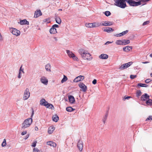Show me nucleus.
Segmentation results:
<instances>
[{
	"label": "nucleus",
	"instance_id": "obj_1",
	"mask_svg": "<svg viewBox=\"0 0 152 152\" xmlns=\"http://www.w3.org/2000/svg\"><path fill=\"white\" fill-rule=\"evenodd\" d=\"M115 2L114 5L121 8H124L127 7L124 0H113Z\"/></svg>",
	"mask_w": 152,
	"mask_h": 152
},
{
	"label": "nucleus",
	"instance_id": "obj_2",
	"mask_svg": "<svg viewBox=\"0 0 152 152\" xmlns=\"http://www.w3.org/2000/svg\"><path fill=\"white\" fill-rule=\"evenodd\" d=\"M32 122L31 118H29L26 119L22 123V129H25L29 127Z\"/></svg>",
	"mask_w": 152,
	"mask_h": 152
},
{
	"label": "nucleus",
	"instance_id": "obj_3",
	"mask_svg": "<svg viewBox=\"0 0 152 152\" xmlns=\"http://www.w3.org/2000/svg\"><path fill=\"white\" fill-rule=\"evenodd\" d=\"M10 31L12 34L16 36H18L20 34V31L17 30L14 28H11L10 29Z\"/></svg>",
	"mask_w": 152,
	"mask_h": 152
},
{
	"label": "nucleus",
	"instance_id": "obj_4",
	"mask_svg": "<svg viewBox=\"0 0 152 152\" xmlns=\"http://www.w3.org/2000/svg\"><path fill=\"white\" fill-rule=\"evenodd\" d=\"M85 52V50L83 49H80L79 50V53L83 59H85L86 58L85 56V55H86V56L87 55H89V53H86Z\"/></svg>",
	"mask_w": 152,
	"mask_h": 152
},
{
	"label": "nucleus",
	"instance_id": "obj_5",
	"mask_svg": "<svg viewBox=\"0 0 152 152\" xmlns=\"http://www.w3.org/2000/svg\"><path fill=\"white\" fill-rule=\"evenodd\" d=\"M30 93L28 88H26L24 91L23 99L24 100L27 99L30 96Z\"/></svg>",
	"mask_w": 152,
	"mask_h": 152
},
{
	"label": "nucleus",
	"instance_id": "obj_6",
	"mask_svg": "<svg viewBox=\"0 0 152 152\" xmlns=\"http://www.w3.org/2000/svg\"><path fill=\"white\" fill-rule=\"evenodd\" d=\"M79 86L81 88V91L84 92H86L87 90V86L83 83H80L79 84Z\"/></svg>",
	"mask_w": 152,
	"mask_h": 152
},
{
	"label": "nucleus",
	"instance_id": "obj_7",
	"mask_svg": "<svg viewBox=\"0 0 152 152\" xmlns=\"http://www.w3.org/2000/svg\"><path fill=\"white\" fill-rule=\"evenodd\" d=\"M84 78V77L83 76L80 75L76 77L74 80V82H77L83 80Z\"/></svg>",
	"mask_w": 152,
	"mask_h": 152
},
{
	"label": "nucleus",
	"instance_id": "obj_8",
	"mask_svg": "<svg viewBox=\"0 0 152 152\" xmlns=\"http://www.w3.org/2000/svg\"><path fill=\"white\" fill-rule=\"evenodd\" d=\"M149 97L147 94L145 93L141 96L140 99L141 101H146L147 99H149Z\"/></svg>",
	"mask_w": 152,
	"mask_h": 152
},
{
	"label": "nucleus",
	"instance_id": "obj_9",
	"mask_svg": "<svg viewBox=\"0 0 152 152\" xmlns=\"http://www.w3.org/2000/svg\"><path fill=\"white\" fill-rule=\"evenodd\" d=\"M77 146L80 151L82 150L83 147V143L80 140H79L78 141Z\"/></svg>",
	"mask_w": 152,
	"mask_h": 152
},
{
	"label": "nucleus",
	"instance_id": "obj_10",
	"mask_svg": "<svg viewBox=\"0 0 152 152\" xmlns=\"http://www.w3.org/2000/svg\"><path fill=\"white\" fill-rule=\"evenodd\" d=\"M113 24L112 22L110 21H103L100 23L101 25L104 26H110L112 25Z\"/></svg>",
	"mask_w": 152,
	"mask_h": 152
},
{
	"label": "nucleus",
	"instance_id": "obj_11",
	"mask_svg": "<svg viewBox=\"0 0 152 152\" xmlns=\"http://www.w3.org/2000/svg\"><path fill=\"white\" fill-rule=\"evenodd\" d=\"M69 102L71 104H73L75 102V99L73 96L69 95L68 96Z\"/></svg>",
	"mask_w": 152,
	"mask_h": 152
},
{
	"label": "nucleus",
	"instance_id": "obj_12",
	"mask_svg": "<svg viewBox=\"0 0 152 152\" xmlns=\"http://www.w3.org/2000/svg\"><path fill=\"white\" fill-rule=\"evenodd\" d=\"M42 15V13L40 10L36 11L34 13V17L37 18Z\"/></svg>",
	"mask_w": 152,
	"mask_h": 152
},
{
	"label": "nucleus",
	"instance_id": "obj_13",
	"mask_svg": "<svg viewBox=\"0 0 152 152\" xmlns=\"http://www.w3.org/2000/svg\"><path fill=\"white\" fill-rule=\"evenodd\" d=\"M40 81L41 83L45 85H47L48 83V80L46 79L45 77H43L41 78Z\"/></svg>",
	"mask_w": 152,
	"mask_h": 152
},
{
	"label": "nucleus",
	"instance_id": "obj_14",
	"mask_svg": "<svg viewBox=\"0 0 152 152\" xmlns=\"http://www.w3.org/2000/svg\"><path fill=\"white\" fill-rule=\"evenodd\" d=\"M132 46H127L124 47L123 48V50L124 51L126 52H128L130 50H132Z\"/></svg>",
	"mask_w": 152,
	"mask_h": 152
},
{
	"label": "nucleus",
	"instance_id": "obj_15",
	"mask_svg": "<svg viewBox=\"0 0 152 152\" xmlns=\"http://www.w3.org/2000/svg\"><path fill=\"white\" fill-rule=\"evenodd\" d=\"M19 23L21 25H28L29 22L26 19H23L20 20Z\"/></svg>",
	"mask_w": 152,
	"mask_h": 152
},
{
	"label": "nucleus",
	"instance_id": "obj_16",
	"mask_svg": "<svg viewBox=\"0 0 152 152\" xmlns=\"http://www.w3.org/2000/svg\"><path fill=\"white\" fill-rule=\"evenodd\" d=\"M108 57V56L106 54H102L99 56V58L102 59H107Z\"/></svg>",
	"mask_w": 152,
	"mask_h": 152
},
{
	"label": "nucleus",
	"instance_id": "obj_17",
	"mask_svg": "<svg viewBox=\"0 0 152 152\" xmlns=\"http://www.w3.org/2000/svg\"><path fill=\"white\" fill-rule=\"evenodd\" d=\"M109 110V109H108L107 110V111L105 116L103 117V118L102 119V121L104 124H105V121L107 119V118L108 115Z\"/></svg>",
	"mask_w": 152,
	"mask_h": 152
},
{
	"label": "nucleus",
	"instance_id": "obj_18",
	"mask_svg": "<svg viewBox=\"0 0 152 152\" xmlns=\"http://www.w3.org/2000/svg\"><path fill=\"white\" fill-rule=\"evenodd\" d=\"M47 144L50 146H53V147H55L56 146V143L52 141L47 142Z\"/></svg>",
	"mask_w": 152,
	"mask_h": 152
},
{
	"label": "nucleus",
	"instance_id": "obj_19",
	"mask_svg": "<svg viewBox=\"0 0 152 152\" xmlns=\"http://www.w3.org/2000/svg\"><path fill=\"white\" fill-rule=\"evenodd\" d=\"M49 31L50 34H54L57 33L56 29V28H54L53 27L50 29Z\"/></svg>",
	"mask_w": 152,
	"mask_h": 152
},
{
	"label": "nucleus",
	"instance_id": "obj_20",
	"mask_svg": "<svg viewBox=\"0 0 152 152\" xmlns=\"http://www.w3.org/2000/svg\"><path fill=\"white\" fill-rule=\"evenodd\" d=\"M114 31V29L110 27H107L106 29L104 30V31H105L108 33L112 32Z\"/></svg>",
	"mask_w": 152,
	"mask_h": 152
},
{
	"label": "nucleus",
	"instance_id": "obj_21",
	"mask_svg": "<svg viewBox=\"0 0 152 152\" xmlns=\"http://www.w3.org/2000/svg\"><path fill=\"white\" fill-rule=\"evenodd\" d=\"M53 120L55 122H57L58 120L59 117L57 114H55L52 117Z\"/></svg>",
	"mask_w": 152,
	"mask_h": 152
},
{
	"label": "nucleus",
	"instance_id": "obj_22",
	"mask_svg": "<svg viewBox=\"0 0 152 152\" xmlns=\"http://www.w3.org/2000/svg\"><path fill=\"white\" fill-rule=\"evenodd\" d=\"M55 19L56 20V22L57 23L59 24L61 23V20L59 17L57 16H56L55 17Z\"/></svg>",
	"mask_w": 152,
	"mask_h": 152
},
{
	"label": "nucleus",
	"instance_id": "obj_23",
	"mask_svg": "<svg viewBox=\"0 0 152 152\" xmlns=\"http://www.w3.org/2000/svg\"><path fill=\"white\" fill-rule=\"evenodd\" d=\"M55 128L53 126H50L48 129V132L49 134H51L53 133L54 130Z\"/></svg>",
	"mask_w": 152,
	"mask_h": 152
},
{
	"label": "nucleus",
	"instance_id": "obj_24",
	"mask_svg": "<svg viewBox=\"0 0 152 152\" xmlns=\"http://www.w3.org/2000/svg\"><path fill=\"white\" fill-rule=\"evenodd\" d=\"M47 108H48L50 107V106H52V108H51V109L53 110L54 109V107L53 106V104L48 103L46 101V103L44 105Z\"/></svg>",
	"mask_w": 152,
	"mask_h": 152
},
{
	"label": "nucleus",
	"instance_id": "obj_25",
	"mask_svg": "<svg viewBox=\"0 0 152 152\" xmlns=\"http://www.w3.org/2000/svg\"><path fill=\"white\" fill-rule=\"evenodd\" d=\"M122 42L123 45H125L129 44L130 42V41L128 39H123Z\"/></svg>",
	"mask_w": 152,
	"mask_h": 152
},
{
	"label": "nucleus",
	"instance_id": "obj_26",
	"mask_svg": "<svg viewBox=\"0 0 152 152\" xmlns=\"http://www.w3.org/2000/svg\"><path fill=\"white\" fill-rule=\"evenodd\" d=\"M148 86V85L147 84L142 83H139L137 85V86L139 88H140L139 87H147Z\"/></svg>",
	"mask_w": 152,
	"mask_h": 152
},
{
	"label": "nucleus",
	"instance_id": "obj_27",
	"mask_svg": "<svg viewBox=\"0 0 152 152\" xmlns=\"http://www.w3.org/2000/svg\"><path fill=\"white\" fill-rule=\"evenodd\" d=\"M50 68V65L49 64H47L45 66V69L48 71H51Z\"/></svg>",
	"mask_w": 152,
	"mask_h": 152
},
{
	"label": "nucleus",
	"instance_id": "obj_28",
	"mask_svg": "<svg viewBox=\"0 0 152 152\" xmlns=\"http://www.w3.org/2000/svg\"><path fill=\"white\" fill-rule=\"evenodd\" d=\"M128 67V66H127V65L126 64H124L121 65L119 67V69H120L123 70L125 69H126Z\"/></svg>",
	"mask_w": 152,
	"mask_h": 152
},
{
	"label": "nucleus",
	"instance_id": "obj_29",
	"mask_svg": "<svg viewBox=\"0 0 152 152\" xmlns=\"http://www.w3.org/2000/svg\"><path fill=\"white\" fill-rule=\"evenodd\" d=\"M146 104L149 105H152V100L149 98L145 102Z\"/></svg>",
	"mask_w": 152,
	"mask_h": 152
},
{
	"label": "nucleus",
	"instance_id": "obj_30",
	"mask_svg": "<svg viewBox=\"0 0 152 152\" xmlns=\"http://www.w3.org/2000/svg\"><path fill=\"white\" fill-rule=\"evenodd\" d=\"M66 53L68 54V56L70 57H72L73 55H74V54L72 52L70 51V50H66Z\"/></svg>",
	"mask_w": 152,
	"mask_h": 152
},
{
	"label": "nucleus",
	"instance_id": "obj_31",
	"mask_svg": "<svg viewBox=\"0 0 152 152\" xmlns=\"http://www.w3.org/2000/svg\"><path fill=\"white\" fill-rule=\"evenodd\" d=\"M75 109H73L72 107H67L66 108V110L69 112H71L73 110H75Z\"/></svg>",
	"mask_w": 152,
	"mask_h": 152
},
{
	"label": "nucleus",
	"instance_id": "obj_32",
	"mask_svg": "<svg viewBox=\"0 0 152 152\" xmlns=\"http://www.w3.org/2000/svg\"><path fill=\"white\" fill-rule=\"evenodd\" d=\"M115 43L118 45H123L122 40H116L115 42Z\"/></svg>",
	"mask_w": 152,
	"mask_h": 152
},
{
	"label": "nucleus",
	"instance_id": "obj_33",
	"mask_svg": "<svg viewBox=\"0 0 152 152\" xmlns=\"http://www.w3.org/2000/svg\"><path fill=\"white\" fill-rule=\"evenodd\" d=\"M46 101L44 99H42L40 101V104L44 106Z\"/></svg>",
	"mask_w": 152,
	"mask_h": 152
},
{
	"label": "nucleus",
	"instance_id": "obj_34",
	"mask_svg": "<svg viewBox=\"0 0 152 152\" xmlns=\"http://www.w3.org/2000/svg\"><path fill=\"white\" fill-rule=\"evenodd\" d=\"M142 94V92L140 90H137L136 93V96L137 97H139Z\"/></svg>",
	"mask_w": 152,
	"mask_h": 152
},
{
	"label": "nucleus",
	"instance_id": "obj_35",
	"mask_svg": "<svg viewBox=\"0 0 152 152\" xmlns=\"http://www.w3.org/2000/svg\"><path fill=\"white\" fill-rule=\"evenodd\" d=\"M22 65L21 66H20V68L19 70V73H18V77L19 78H20L21 77V68H22Z\"/></svg>",
	"mask_w": 152,
	"mask_h": 152
},
{
	"label": "nucleus",
	"instance_id": "obj_36",
	"mask_svg": "<svg viewBox=\"0 0 152 152\" xmlns=\"http://www.w3.org/2000/svg\"><path fill=\"white\" fill-rule=\"evenodd\" d=\"M67 80V78L66 76L65 75H64V77L62 79L61 82V83H63L64 82H66Z\"/></svg>",
	"mask_w": 152,
	"mask_h": 152
},
{
	"label": "nucleus",
	"instance_id": "obj_37",
	"mask_svg": "<svg viewBox=\"0 0 152 152\" xmlns=\"http://www.w3.org/2000/svg\"><path fill=\"white\" fill-rule=\"evenodd\" d=\"M142 1H141L139 0L138 1H135L134 2V3H135V6H138L139 5H140L141 4V2H142Z\"/></svg>",
	"mask_w": 152,
	"mask_h": 152
},
{
	"label": "nucleus",
	"instance_id": "obj_38",
	"mask_svg": "<svg viewBox=\"0 0 152 152\" xmlns=\"http://www.w3.org/2000/svg\"><path fill=\"white\" fill-rule=\"evenodd\" d=\"M86 27L88 28H92L93 27V24L92 23H86Z\"/></svg>",
	"mask_w": 152,
	"mask_h": 152
},
{
	"label": "nucleus",
	"instance_id": "obj_39",
	"mask_svg": "<svg viewBox=\"0 0 152 152\" xmlns=\"http://www.w3.org/2000/svg\"><path fill=\"white\" fill-rule=\"evenodd\" d=\"M92 24H93V27H98L100 26V25H101L100 24H99L95 23H92Z\"/></svg>",
	"mask_w": 152,
	"mask_h": 152
},
{
	"label": "nucleus",
	"instance_id": "obj_40",
	"mask_svg": "<svg viewBox=\"0 0 152 152\" xmlns=\"http://www.w3.org/2000/svg\"><path fill=\"white\" fill-rule=\"evenodd\" d=\"M134 2H135V1H133V0H132V1H131L130 2V3L129 4V5L130 6H133V7L135 6V5H134L135 3H134Z\"/></svg>",
	"mask_w": 152,
	"mask_h": 152
},
{
	"label": "nucleus",
	"instance_id": "obj_41",
	"mask_svg": "<svg viewBox=\"0 0 152 152\" xmlns=\"http://www.w3.org/2000/svg\"><path fill=\"white\" fill-rule=\"evenodd\" d=\"M104 14L105 15L107 16H110L111 14L110 12V11H105L104 12Z\"/></svg>",
	"mask_w": 152,
	"mask_h": 152
},
{
	"label": "nucleus",
	"instance_id": "obj_42",
	"mask_svg": "<svg viewBox=\"0 0 152 152\" xmlns=\"http://www.w3.org/2000/svg\"><path fill=\"white\" fill-rule=\"evenodd\" d=\"M6 145V140L5 139H4L3 141L1 144V146L4 147Z\"/></svg>",
	"mask_w": 152,
	"mask_h": 152
},
{
	"label": "nucleus",
	"instance_id": "obj_43",
	"mask_svg": "<svg viewBox=\"0 0 152 152\" xmlns=\"http://www.w3.org/2000/svg\"><path fill=\"white\" fill-rule=\"evenodd\" d=\"M72 58L73 60H74L76 61H78V58L74 55V54L73 55Z\"/></svg>",
	"mask_w": 152,
	"mask_h": 152
},
{
	"label": "nucleus",
	"instance_id": "obj_44",
	"mask_svg": "<svg viewBox=\"0 0 152 152\" xmlns=\"http://www.w3.org/2000/svg\"><path fill=\"white\" fill-rule=\"evenodd\" d=\"M37 143V141L36 140L34 141V142L32 143V144L31 145V146L33 147H35L36 145V144Z\"/></svg>",
	"mask_w": 152,
	"mask_h": 152
},
{
	"label": "nucleus",
	"instance_id": "obj_45",
	"mask_svg": "<svg viewBox=\"0 0 152 152\" xmlns=\"http://www.w3.org/2000/svg\"><path fill=\"white\" fill-rule=\"evenodd\" d=\"M152 120V116H149L145 120L146 121H148V120Z\"/></svg>",
	"mask_w": 152,
	"mask_h": 152
},
{
	"label": "nucleus",
	"instance_id": "obj_46",
	"mask_svg": "<svg viewBox=\"0 0 152 152\" xmlns=\"http://www.w3.org/2000/svg\"><path fill=\"white\" fill-rule=\"evenodd\" d=\"M152 81V80L150 79H147L145 80V82L146 83H148Z\"/></svg>",
	"mask_w": 152,
	"mask_h": 152
},
{
	"label": "nucleus",
	"instance_id": "obj_47",
	"mask_svg": "<svg viewBox=\"0 0 152 152\" xmlns=\"http://www.w3.org/2000/svg\"><path fill=\"white\" fill-rule=\"evenodd\" d=\"M128 31H129L128 30H126L121 32L123 36L125 35L128 32Z\"/></svg>",
	"mask_w": 152,
	"mask_h": 152
},
{
	"label": "nucleus",
	"instance_id": "obj_48",
	"mask_svg": "<svg viewBox=\"0 0 152 152\" xmlns=\"http://www.w3.org/2000/svg\"><path fill=\"white\" fill-rule=\"evenodd\" d=\"M137 77L136 75H130V78L132 79H133Z\"/></svg>",
	"mask_w": 152,
	"mask_h": 152
},
{
	"label": "nucleus",
	"instance_id": "obj_49",
	"mask_svg": "<svg viewBox=\"0 0 152 152\" xmlns=\"http://www.w3.org/2000/svg\"><path fill=\"white\" fill-rule=\"evenodd\" d=\"M132 97L130 96H124V98L123 99V100H125L126 99H129L130 98H131Z\"/></svg>",
	"mask_w": 152,
	"mask_h": 152
},
{
	"label": "nucleus",
	"instance_id": "obj_50",
	"mask_svg": "<svg viewBox=\"0 0 152 152\" xmlns=\"http://www.w3.org/2000/svg\"><path fill=\"white\" fill-rule=\"evenodd\" d=\"M114 36H116L117 37H120L123 36V35L122 34V33H121L119 34H116Z\"/></svg>",
	"mask_w": 152,
	"mask_h": 152
},
{
	"label": "nucleus",
	"instance_id": "obj_51",
	"mask_svg": "<svg viewBox=\"0 0 152 152\" xmlns=\"http://www.w3.org/2000/svg\"><path fill=\"white\" fill-rule=\"evenodd\" d=\"M149 23V21H146L145 22H144L142 24L143 26H145V25H146L148 24Z\"/></svg>",
	"mask_w": 152,
	"mask_h": 152
},
{
	"label": "nucleus",
	"instance_id": "obj_52",
	"mask_svg": "<svg viewBox=\"0 0 152 152\" xmlns=\"http://www.w3.org/2000/svg\"><path fill=\"white\" fill-rule=\"evenodd\" d=\"M133 62H130L127 63H126V64L127 65V66H128V67H129L132 64Z\"/></svg>",
	"mask_w": 152,
	"mask_h": 152
},
{
	"label": "nucleus",
	"instance_id": "obj_53",
	"mask_svg": "<svg viewBox=\"0 0 152 152\" xmlns=\"http://www.w3.org/2000/svg\"><path fill=\"white\" fill-rule=\"evenodd\" d=\"M43 21L45 22H46L47 23H49L50 22L49 20L47 18L43 20Z\"/></svg>",
	"mask_w": 152,
	"mask_h": 152
},
{
	"label": "nucleus",
	"instance_id": "obj_54",
	"mask_svg": "<svg viewBox=\"0 0 152 152\" xmlns=\"http://www.w3.org/2000/svg\"><path fill=\"white\" fill-rule=\"evenodd\" d=\"M39 151L38 148H34L33 149V152H37Z\"/></svg>",
	"mask_w": 152,
	"mask_h": 152
},
{
	"label": "nucleus",
	"instance_id": "obj_55",
	"mask_svg": "<svg viewBox=\"0 0 152 152\" xmlns=\"http://www.w3.org/2000/svg\"><path fill=\"white\" fill-rule=\"evenodd\" d=\"M52 27L55 28H58L59 27V26L57 24H54L53 25Z\"/></svg>",
	"mask_w": 152,
	"mask_h": 152
},
{
	"label": "nucleus",
	"instance_id": "obj_56",
	"mask_svg": "<svg viewBox=\"0 0 152 152\" xmlns=\"http://www.w3.org/2000/svg\"><path fill=\"white\" fill-rule=\"evenodd\" d=\"M29 134H28L25 137L24 139L25 140H26L29 137Z\"/></svg>",
	"mask_w": 152,
	"mask_h": 152
},
{
	"label": "nucleus",
	"instance_id": "obj_57",
	"mask_svg": "<svg viewBox=\"0 0 152 152\" xmlns=\"http://www.w3.org/2000/svg\"><path fill=\"white\" fill-rule=\"evenodd\" d=\"M97 82V80L96 79H94L92 81V83L94 84H96Z\"/></svg>",
	"mask_w": 152,
	"mask_h": 152
},
{
	"label": "nucleus",
	"instance_id": "obj_58",
	"mask_svg": "<svg viewBox=\"0 0 152 152\" xmlns=\"http://www.w3.org/2000/svg\"><path fill=\"white\" fill-rule=\"evenodd\" d=\"M27 132L26 131H24L21 133V134L22 135H23L26 134Z\"/></svg>",
	"mask_w": 152,
	"mask_h": 152
},
{
	"label": "nucleus",
	"instance_id": "obj_59",
	"mask_svg": "<svg viewBox=\"0 0 152 152\" xmlns=\"http://www.w3.org/2000/svg\"><path fill=\"white\" fill-rule=\"evenodd\" d=\"M112 42H110V41H107V42L105 44H104V45H108L109 44H110V43H111Z\"/></svg>",
	"mask_w": 152,
	"mask_h": 152
},
{
	"label": "nucleus",
	"instance_id": "obj_60",
	"mask_svg": "<svg viewBox=\"0 0 152 152\" xmlns=\"http://www.w3.org/2000/svg\"><path fill=\"white\" fill-rule=\"evenodd\" d=\"M85 57L86 58L85 59H86V60H89V61H90L91 60V58H88L86 57V55H85Z\"/></svg>",
	"mask_w": 152,
	"mask_h": 152
},
{
	"label": "nucleus",
	"instance_id": "obj_61",
	"mask_svg": "<svg viewBox=\"0 0 152 152\" xmlns=\"http://www.w3.org/2000/svg\"><path fill=\"white\" fill-rule=\"evenodd\" d=\"M124 1L125 2H126L129 4L131 1H132V0H124Z\"/></svg>",
	"mask_w": 152,
	"mask_h": 152
},
{
	"label": "nucleus",
	"instance_id": "obj_62",
	"mask_svg": "<svg viewBox=\"0 0 152 152\" xmlns=\"http://www.w3.org/2000/svg\"><path fill=\"white\" fill-rule=\"evenodd\" d=\"M32 113H31V117H32L33 116V115L34 114V110L32 108Z\"/></svg>",
	"mask_w": 152,
	"mask_h": 152
},
{
	"label": "nucleus",
	"instance_id": "obj_63",
	"mask_svg": "<svg viewBox=\"0 0 152 152\" xmlns=\"http://www.w3.org/2000/svg\"><path fill=\"white\" fill-rule=\"evenodd\" d=\"M35 129L36 131H37L38 130V129L37 127V126H36L35 127Z\"/></svg>",
	"mask_w": 152,
	"mask_h": 152
},
{
	"label": "nucleus",
	"instance_id": "obj_64",
	"mask_svg": "<svg viewBox=\"0 0 152 152\" xmlns=\"http://www.w3.org/2000/svg\"><path fill=\"white\" fill-rule=\"evenodd\" d=\"M149 63V61H145V62H142V63L143 64H147V63Z\"/></svg>",
	"mask_w": 152,
	"mask_h": 152
}]
</instances>
